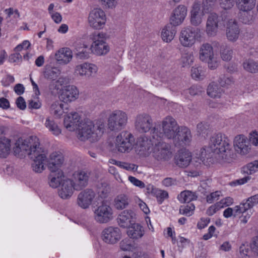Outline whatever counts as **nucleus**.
Here are the masks:
<instances>
[{"label": "nucleus", "mask_w": 258, "mask_h": 258, "mask_svg": "<svg viewBox=\"0 0 258 258\" xmlns=\"http://www.w3.org/2000/svg\"><path fill=\"white\" fill-rule=\"evenodd\" d=\"M120 247L124 251H129L132 249V245L128 240L123 239L120 242Z\"/></svg>", "instance_id": "60"}, {"label": "nucleus", "mask_w": 258, "mask_h": 258, "mask_svg": "<svg viewBox=\"0 0 258 258\" xmlns=\"http://www.w3.org/2000/svg\"><path fill=\"white\" fill-rule=\"evenodd\" d=\"M63 106L59 101L53 102L50 107L51 113L56 117H59L63 113Z\"/></svg>", "instance_id": "43"}, {"label": "nucleus", "mask_w": 258, "mask_h": 258, "mask_svg": "<svg viewBox=\"0 0 258 258\" xmlns=\"http://www.w3.org/2000/svg\"><path fill=\"white\" fill-rule=\"evenodd\" d=\"M246 172L249 171V173L251 174L256 171H258V161L255 160L248 163L246 167Z\"/></svg>", "instance_id": "54"}, {"label": "nucleus", "mask_w": 258, "mask_h": 258, "mask_svg": "<svg viewBox=\"0 0 258 258\" xmlns=\"http://www.w3.org/2000/svg\"><path fill=\"white\" fill-rule=\"evenodd\" d=\"M239 252L242 258H246L250 252L248 245L244 244H242L239 247Z\"/></svg>", "instance_id": "58"}, {"label": "nucleus", "mask_w": 258, "mask_h": 258, "mask_svg": "<svg viewBox=\"0 0 258 258\" xmlns=\"http://www.w3.org/2000/svg\"><path fill=\"white\" fill-rule=\"evenodd\" d=\"M187 91L191 96L199 95L204 92V88L197 85L192 86Z\"/></svg>", "instance_id": "51"}, {"label": "nucleus", "mask_w": 258, "mask_h": 258, "mask_svg": "<svg viewBox=\"0 0 258 258\" xmlns=\"http://www.w3.org/2000/svg\"><path fill=\"white\" fill-rule=\"evenodd\" d=\"M219 82L222 87H228L234 84V80L232 77L223 76L219 78Z\"/></svg>", "instance_id": "50"}, {"label": "nucleus", "mask_w": 258, "mask_h": 258, "mask_svg": "<svg viewBox=\"0 0 258 258\" xmlns=\"http://www.w3.org/2000/svg\"><path fill=\"white\" fill-rule=\"evenodd\" d=\"M11 140L3 135L0 138V157L6 158L10 153Z\"/></svg>", "instance_id": "38"}, {"label": "nucleus", "mask_w": 258, "mask_h": 258, "mask_svg": "<svg viewBox=\"0 0 258 258\" xmlns=\"http://www.w3.org/2000/svg\"><path fill=\"white\" fill-rule=\"evenodd\" d=\"M205 11L201 9L200 4L195 3L192 6L190 12V22L192 25L198 26L200 25L203 22V18L205 15Z\"/></svg>", "instance_id": "23"}, {"label": "nucleus", "mask_w": 258, "mask_h": 258, "mask_svg": "<svg viewBox=\"0 0 258 258\" xmlns=\"http://www.w3.org/2000/svg\"><path fill=\"white\" fill-rule=\"evenodd\" d=\"M106 35L103 33H98L93 36V42L91 45V50L97 55L106 54L109 50V47L106 43Z\"/></svg>", "instance_id": "14"}, {"label": "nucleus", "mask_w": 258, "mask_h": 258, "mask_svg": "<svg viewBox=\"0 0 258 258\" xmlns=\"http://www.w3.org/2000/svg\"><path fill=\"white\" fill-rule=\"evenodd\" d=\"M221 8L224 10H230L233 7L235 3L234 0H219Z\"/></svg>", "instance_id": "52"}, {"label": "nucleus", "mask_w": 258, "mask_h": 258, "mask_svg": "<svg viewBox=\"0 0 258 258\" xmlns=\"http://www.w3.org/2000/svg\"><path fill=\"white\" fill-rule=\"evenodd\" d=\"M198 135L206 138L210 133L209 125L207 123L200 122L197 124Z\"/></svg>", "instance_id": "46"}, {"label": "nucleus", "mask_w": 258, "mask_h": 258, "mask_svg": "<svg viewBox=\"0 0 258 258\" xmlns=\"http://www.w3.org/2000/svg\"><path fill=\"white\" fill-rule=\"evenodd\" d=\"M44 77L48 80H55L60 74V70L56 67H47L44 71Z\"/></svg>", "instance_id": "39"}, {"label": "nucleus", "mask_w": 258, "mask_h": 258, "mask_svg": "<svg viewBox=\"0 0 258 258\" xmlns=\"http://www.w3.org/2000/svg\"><path fill=\"white\" fill-rule=\"evenodd\" d=\"M194 61V55L192 52L183 53L180 58V62L183 67L189 66Z\"/></svg>", "instance_id": "44"}, {"label": "nucleus", "mask_w": 258, "mask_h": 258, "mask_svg": "<svg viewBox=\"0 0 258 258\" xmlns=\"http://www.w3.org/2000/svg\"><path fill=\"white\" fill-rule=\"evenodd\" d=\"M72 58V52L68 48H62L55 54V59L59 63H68Z\"/></svg>", "instance_id": "27"}, {"label": "nucleus", "mask_w": 258, "mask_h": 258, "mask_svg": "<svg viewBox=\"0 0 258 258\" xmlns=\"http://www.w3.org/2000/svg\"><path fill=\"white\" fill-rule=\"evenodd\" d=\"M98 71V67L94 64L84 62L77 65L75 69V73L77 76L90 78L96 74Z\"/></svg>", "instance_id": "18"}, {"label": "nucleus", "mask_w": 258, "mask_h": 258, "mask_svg": "<svg viewBox=\"0 0 258 258\" xmlns=\"http://www.w3.org/2000/svg\"><path fill=\"white\" fill-rule=\"evenodd\" d=\"M220 196L221 192L219 191H216L215 192H212L209 195L207 196L206 201L208 203L211 204L214 202L218 200Z\"/></svg>", "instance_id": "55"}, {"label": "nucleus", "mask_w": 258, "mask_h": 258, "mask_svg": "<svg viewBox=\"0 0 258 258\" xmlns=\"http://www.w3.org/2000/svg\"><path fill=\"white\" fill-rule=\"evenodd\" d=\"M192 160L191 153L187 150H179L174 157L175 164L179 168H186Z\"/></svg>", "instance_id": "24"}, {"label": "nucleus", "mask_w": 258, "mask_h": 258, "mask_svg": "<svg viewBox=\"0 0 258 258\" xmlns=\"http://www.w3.org/2000/svg\"><path fill=\"white\" fill-rule=\"evenodd\" d=\"M251 209L255 205L258 204V195H255L249 198L246 202Z\"/></svg>", "instance_id": "62"}, {"label": "nucleus", "mask_w": 258, "mask_h": 258, "mask_svg": "<svg viewBox=\"0 0 258 258\" xmlns=\"http://www.w3.org/2000/svg\"><path fill=\"white\" fill-rule=\"evenodd\" d=\"M159 129L162 130L163 138L172 140L175 146L189 145L191 141L190 130L185 126H180L171 116H167L162 120Z\"/></svg>", "instance_id": "2"}, {"label": "nucleus", "mask_w": 258, "mask_h": 258, "mask_svg": "<svg viewBox=\"0 0 258 258\" xmlns=\"http://www.w3.org/2000/svg\"><path fill=\"white\" fill-rule=\"evenodd\" d=\"M243 68L247 72L251 73L258 72V61L252 59L246 60L243 63Z\"/></svg>", "instance_id": "42"}, {"label": "nucleus", "mask_w": 258, "mask_h": 258, "mask_svg": "<svg viewBox=\"0 0 258 258\" xmlns=\"http://www.w3.org/2000/svg\"><path fill=\"white\" fill-rule=\"evenodd\" d=\"M79 92L76 87L69 85L61 89L59 98L60 101L68 103L76 100Z\"/></svg>", "instance_id": "22"}, {"label": "nucleus", "mask_w": 258, "mask_h": 258, "mask_svg": "<svg viewBox=\"0 0 258 258\" xmlns=\"http://www.w3.org/2000/svg\"><path fill=\"white\" fill-rule=\"evenodd\" d=\"M135 216L134 212L131 210H125L122 211L118 218V224L121 227H125L127 226Z\"/></svg>", "instance_id": "34"}, {"label": "nucleus", "mask_w": 258, "mask_h": 258, "mask_svg": "<svg viewBox=\"0 0 258 258\" xmlns=\"http://www.w3.org/2000/svg\"><path fill=\"white\" fill-rule=\"evenodd\" d=\"M187 15V8L182 5L176 7L172 11L170 18V23L174 26L181 25Z\"/></svg>", "instance_id": "21"}, {"label": "nucleus", "mask_w": 258, "mask_h": 258, "mask_svg": "<svg viewBox=\"0 0 258 258\" xmlns=\"http://www.w3.org/2000/svg\"><path fill=\"white\" fill-rule=\"evenodd\" d=\"M104 131L105 124L103 120L92 121L87 120L79 124L77 138L81 141L89 140L92 142H96L101 138Z\"/></svg>", "instance_id": "4"}, {"label": "nucleus", "mask_w": 258, "mask_h": 258, "mask_svg": "<svg viewBox=\"0 0 258 258\" xmlns=\"http://www.w3.org/2000/svg\"><path fill=\"white\" fill-rule=\"evenodd\" d=\"M197 196L195 192L189 190H184L180 192L178 196V199L181 203H189L196 200Z\"/></svg>", "instance_id": "40"}, {"label": "nucleus", "mask_w": 258, "mask_h": 258, "mask_svg": "<svg viewBox=\"0 0 258 258\" xmlns=\"http://www.w3.org/2000/svg\"><path fill=\"white\" fill-rule=\"evenodd\" d=\"M63 162L62 155L57 152H53L49 156L48 167L51 171L59 170L58 169Z\"/></svg>", "instance_id": "28"}, {"label": "nucleus", "mask_w": 258, "mask_h": 258, "mask_svg": "<svg viewBox=\"0 0 258 258\" xmlns=\"http://www.w3.org/2000/svg\"><path fill=\"white\" fill-rule=\"evenodd\" d=\"M128 120L127 114L120 110L111 112L107 118V126L109 130L118 132L126 126Z\"/></svg>", "instance_id": "6"}, {"label": "nucleus", "mask_w": 258, "mask_h": 258, "mask_svg": "<svg viewBox=\"0 0 258 258\" xmlns=\"http://www.w3.org/2000/svg\"><path fill=\"white\" fill-rule=\"evenodd\" d=\"M162 140V139L159 140L157 143L154 144L152 156L158 161L165 162L172 158V152L170 146Z\"/></svg>", "instance_id": "10"}, {"label": "nucleus", "mask_w": 258, "mask_h": 258, "mask_svg": "<svg viewBox=\"0 0 258 258\" xmlns=\"http://www.w3.org/2000/svg\"><path fill=\"white\" fill-rule=\"evenodd\" d=\"M235 4L240 11L248 12L254 8L256 0H235Z\"/></svg>", "instance_id": "35"}, {"label": "nucleus", "mask_w": 258, "mask_h": 258, "mask_svg": "<svg viewBox=\"0 0 258 258\" xmlns=\"http://www.w3.org/2000/svg\"><path fill=\"white\" fill-rule=\"evenodd\" d=\"M217 203L221 209H222L231 205L233 203V199L231 197H227Z\"/></svg>", "instance_id": "56"}, {"label": "nucleus", "mask_w": 258, "mask_h": 258, "mask_svg": "<svg viewBox=\"0 0 258 258\" xmlns=\"http://www.w3.org/2000/svg\"><path fill=\"white\" fill-rule=\"evenodd\" d=\"M199 59L208 64L211 70L216 69L219 66V61L214 55L213 47L208 43H204L199 48Z\"/></svg>", "instance_id": "8"}, {"label": "nucleus", "mask_w": 258, "mask_h": 258, "mask_svg": "<svg viewBox=\"0 0 258 258\" xmlns=\"http://www.w3.org/2000/svg\"><path fill=\"white\" fill-rule=\"evenodd\" d=\"M230 140L222 133L214 134L210 139L208 149L217 155L220 163L231 162L234 154L230 144Z\"/></svg>", "instance_id": "3"}, {"label": "nucleus", "mask_w": 258, "mask_h": 258, "mask_svg": "<svg viewBox=\"0 0 258 258\" xmlns=\"http://www.w3.org/2000/svg\"><path fill=\"white\" fill-rule=\"evenodd\" d=\"M90 173L84 170H77L72 174L70 179L72 182L74 189L77 191L82 190L89 183Z\"/></svg>", "instance_id": "15"}, {"label": "nucleus", "mask_w": 258, "mask_h": 258, "mask_svg": "<svg viewBox=\"0 0 258 258\" xmlns=\"http://www.w3.org/2000/svg\"><path fill=\"white\" fill-rule=\"evenodd\" d=\"M102 5L107 6L109 8H114L117 5L116 0H99Z\"/></svg>", "instance_id": "63"}, {"label": "nucleus", "mask_w": 258, "mask_h": 258, "mask_svg": "<svg viewBox=\"0 0 258 258\" xmlns=\"http://www.w3.org/2000/svg\"><path fill=\"white\" fill-rule=\"evenodd\" d=\"M200 31L199 28H194L190 26L183 28L180 32L179 36L181 45L185 47H191L195 44Z\"/></svg>", "instance_id": "12"}, {"label": "nucleus", "mask_w": 258, "mask_h": 258, "mask_svg": "<svg viewBox=\"0 0 258 258\" xmlns=\"http://www.w3.org/2000/svg\"><path fill=\"white\" fill-rule=\"evenodd\" d=\"M90 48L84 43H77L75 45V54L79 59H87L89 57Z\"/></svg>", "instance_id": "36"}, {"label": "nucleus", "mask_w": 258, "mask_h": 258, "mask_svg": "<svg viewBox=\"0 0 258 258\" xmlns=\"http://www.w3.org/2000/svg\"><path fill=\"white\" fill-rule=\"evenodd\" d=\"M97 194L91 188H86L79 192L77 198V205L83 209H87L97 202Z\"/></svg>", "instance_id": "13"}, {"label": "nucleus", "mask_w": 258, "mask_h": 258, "mask_svg": "<svg viewBox=\"0 0 258 258\" xmlns=\"http://www.w3.org/2000/svg\"><path fill=\"white\" fill-rule=\"evenodd\" d=\"M45 127L54 135L58 136L61 133V130L58 126L57 124L51 119L49 117H47L44 123Z\"/></svg>", "instance_id": "41"}, {"label": "nucleus", "mask_w": 258, "mask_h": 258, "mask_svg": "<svg viewBox=\"0 0 258 258\" xmlns=\"http://www.w3.org/2000/svg\"><path fill=\"white\" fill-rule=\"evenodd\" d=\"M128 180L135 186L141 188H144L145 186V185L143 181L139 180L134 176H130L128 177Z\"/></svg>", "instance_id": "57"}, {"label": "nucleus", "mask_w": 258, "mask_h": 258, "mask_svg": "<svg viewBox=\"0 0 258 258\" xmlns=\"http://www.w3.org/2000/svg\"><path fill=\"white\" fill-rule=\"evenodd\" d=\"M49 184L53 188H56L63 182V179L66 178L61 170L51 171L48 177Z\"/></svg>", "instance_id": "31"}, {"label": "nucleus", "mask_w": 258, "mask_h": 258, "mask_svg": "<svg viewBox=\"0 0 258 258\" xmlns=\"http://www.w3.org/2000/svg\"><path fill=\"white\" fill-rule=\"evenodd\" d=\"M121 232L116 227L109 226L103 230L101 233L102 240L107 244L116 243L121 238Z\"/></svg>", "instance_id": "16"}, {"label": "nucleus", "mask_w": 258, "mask_h": 258, "mask_svg": "<svg viewBox=\"0 0 258 258\" xmlns=\"http://www.w3.org/2000/svg\"><path fill=\"white\" fill-rule=\"evenodd\" d=\"M220 56L224 61H229L232 57L233 51L227 46H223L220 49Z\"/></svg>", "instance_id": "45"}, {"label": "nucleus", "mask_w": 258, "mask_h": 258, "mask_svg": "<svg viewBox=\"0 0 258 258\" xmlns=\"http://www.w3.org/2000/svg\"><path fill=\"white\" fill-rule=\"evenodd\" d=\"M162 130L159 129V124L154 127L151 131L149 138L142 136L138 138L136 145L141 154H146L152 146L156 144L159 140L163 139Z\"/></svg>", "instance_id": "5"}, {"label": "nucleus", "mask_w": 258, "mask_h": 258, "mask_svg": "<svg viewBox=\"0 0 258 258\" xmlns=\"http://www.w3.org/2000/svg\"><path fill=\"white\" fill-rule=\"evenodd\" d=\"M60 185V187L58 190L59 197L63 199L70 198L72 196L74 190L71 179L68 178L63 179V182Z\"/></svg>", "instance_id": "26"}, {"label": "nucleus", "mask_w": 258, "mask_h": 258, "mask_svg": "<svg viewBox=\"0 0 258 258\" xmlns=\"http://www.w3.org/2000/svg\"><path fill=\"white\" fill-rule=\"evenodd\" d=\"M195 209V207L193 204L182 206L179 208V213L187 216H190L193 214Z\"/></svg>", "instance_id": "48"}, {"label": "nucleus", "mask_w": 258, "mask_h": 258, "mask_svg": "<svg viewBox=\"0 0 258 258\" xmlns=\"http://www.w3.org/2000/svg\"><path fill=\"white\" fill-rule=\"evenodd\" d=\"M131 202V199L127 194H120L114 199L113 204L116 210H121L126 208Z\"/></svg>", "instance_id": "29"}, {"label": "nucleus", "mask_w": 258, "mask_h": 258, "mask_svg": "<svg viewBox=\"0 0 258 258\" xmlns=\"http://www.w3.org/2000/svg\"><path fill=\"white\" fill-rule=\"evenodd\" d=\"M220 18L215 13H210L207 18L205 31L209 37L216 36L218 31Z\"/></svg>", "instance_id": "17"}, {"label": "nucleus", "mask_w": 258, "mask_h": 258, "mask_svg": "<svg viewBox=\"0 0 258 258\" xmlns=\"http://www.w3.org/2000/svg\"><path fill=\"white\" fill-rule=\"evenodd\" d=\"M106 21L105 12L100 8H94L89 13L88 22L89 26L100 30L104 26Z\"/></svg>", "instance_id": "11"}, {"label": "nucleus", "mask_w": 258, "mask_h": 258, "mask_svg": "<svg viewBox=\"0 0 258 258\" xmlns=\"http://www.w3.org/2000/svg\"><path fill=\"white\" fill-rule=\"evenodd\" d=\"M80 119V116L78 113H71L64 117L63 121L64 125L69 131H74Z\"/></svg>", "instance_id": "30"}, {"label": "nucleus", "mask_w": 258, "mask_h": 258, "mask_svg": "<svg viewBox=\"0 0 258 258\" xmlns=\"http://www.w3.org/2000/svg\"><path fill=\"white\" fill-rule=\"evenodd\" d=\"M240 29L235 20H229L226 24V35L228 40L231 42L236 41L239 35Z\"/></svg>", "instance_id": "25"}, {"label": "nucleus", "mask_w": 258, "mask_h": 258, "mask_svg": "<svg viewBox=\"0 0 258 258\" xmlns=\"http://www.w3.org/2000/svg\"><path fill=\"white\" fill-rule=\"evenodd\" d=\"M233 146L235 151L242 155L248 154L250 150L249 141L242 135H238L235 137Z\"/></svg>", "instance_id": "20"}, {"label": "nucleus", "mask_w": 258, "mask_h": 258, "mask_svg": "<svg viewBox=\"0 0 258 258\" xmlns=\"http://www.w3.org/2000/svg\"><path fill=\"white\" fill-rule=\"evenodd\" d=\"M191 76L195 80H202L205 77V72L201 67H193L191 69Z\"/></svg>", "instance_id": "47"}, {"label": "nucleus", "mask_w": 258, "mask_h": 258, "mask_svg": "<svg viewBox=\"0 0 258 258\" xmlns=\"http://www.w3.org/2000/svg\"><path fill=\"white\" fill-rule=\"evenodd\" d=\"M15 81L14 77L10 75H8L2 80V83L4 86L7 87L13 83Z\"/></svg>", "instance_id": "61"}, {"label": "nucleus", "mask_w": 258, "mask_h": 258, "mask_svg": "<svg viewBox=\"0 0 258 258\" xmlns=\"http://www.w3.org/2000/svg\"><path fill=\"white\" fill-rule=\"evenodd\" d=\"M135 142V138L131 133L123 131L116 137L115 147L119 152L128 153L133 149Z\"/></svg>", "instance_id": "9"}, {"label": "nucleus", "mask_w": 258, "mask_h": 258, "mask_svg": "<svg viewBox=\"0 0 258 258\" xmlns=\"http://www.w3.org/2000/svg\"><path fill=\"white\" fill-rule=\"evenodd\" d=\"M250 209H251L246 202L241 204L238 206H236L234 207V216L235 217L240 214L246 213Z\"/></svg>", "instance_id": "49"}, {"label": "nucleus", "mask_w": 258, "mask_h": 258, "mask_svg": "<svg viewBox=\"0 0 258 258\" xmlns=\"http://www.w3.org/2000/svg\"><path fill=\"white\" fill-rule=\"evenodd\" d=\"M175 27L170 24L162 29L161 36L164 42L169 43L174 39L176 33V29Z\"/></svg>", "instance_id": "32"}, {"label": "nucleus", "mask_w": 258, "mask_h": 258, "mask_svg": "<svg viewBox=\"0 0 258 258\" xmlns=\"http://www.w3.org/2000/svg\"><path fill=\"white\" fill-rule=\"evenodd\" d=\"M224 91L217 83L212 82L210 83L207 88V94L213 98H219L221 97Z\"/></svg>", "instance_id": "37"}, {"label": "nucleus", "mask_w": 258, "mask_h": 258, "mask_svg": "<svg viewBox=\"0 0 258 258\" xmlns=\"http://www.w3.org/2000/svg\"><path fill=\"white\" fill-rule=\"evenodd\" d=\"M144 229L143 226L138 223L133 224L127 230L128 236L133 239H139L144 234Z\"/></svg>", "instance_id": "33"}, {"label": "nucleus", "mask_w": 258, "mask_h": 258, "mask_svg": "<svg viewBox=\"0 0 258 258\" xmlns=\"http://www.w3.org/2000/svg\"><path fill=\"white\" fill-rule=\"evenodd\" d=\"M14 152L16 155L23 156L27 155L33 159L32 168L35 172L41 173L44 170L46 156L44 151L40 147L37 137L30 136L25 140L19 139L15 143Z\"/></svg>", "instance_id": "1"}, {"label": "nucleus", "mask_w": 258, "mask_h": 258, "mask_svg": "<svg viewBox=\"0 0 258 258\" xmlns=\"http://www.w3.org/2000/svg\"><path fill=\"white\" fill-rule=\"evenodd\" d=\"M153 120L151 117L146 113L139 114L135 121L136 128L140 133L149 132L152 126Z\"/></svg>", "instance_id": "19"}, {"label": "nucleus", "mask_w": 258, "mask_h": 258, "mask_svg": "<svg viewBox=\"0 0 258 258\" xmlns=\"http://www.w3.org/2000/svg\"><path fill=\"white\" fill-rule=\"evenodd\" d=\"M94 219L100 224H106L113 219V210L106 202L103 201L101 205L93 211Z\"/></svg>", "instance_id": "7"}, {"label": "nucleus", "mask_w": 258, "mask_h": 258, "mask_svg": "<svg viewBox=\"0 0 258 258\" xmlns=\"http://www.w3.org/2000/svg\"><path fill=\"white\" fill-rule=\"evenodd\" d=\"M217 0H203V8L206 13L211 11Z\"/></svg>", "instance_id": "53"}, {"label": "nucleus", "mask_w": 258, "mask_h": 258, "mask_svg": "<svg viewBox=\"0 0 258 258\" xmlns=\"http://www.w3.org/2000/svg\"><path fill=\"white\" fill-rule=\"evenodd\" d=\"M221 209L218 203L211 206L207 210V214L209 216H212L216 213L218 211Z\"/></svg>", "instance_id": "59"}, {"label": "nucleus", "mask_w": 258, "mask_h": 258, "mask_svg": "<svg viewBox=\"0 0 258 258\" xmlns=\"http://www.w3.org/2000/svg\"><path fill=\"white\" fill-rule=\"evenodd\" d=\"M250 142L254 146L258 145V133L257 132H253L250 134Z\"/></svg>", "instance_id": "64"}]
</instances>
